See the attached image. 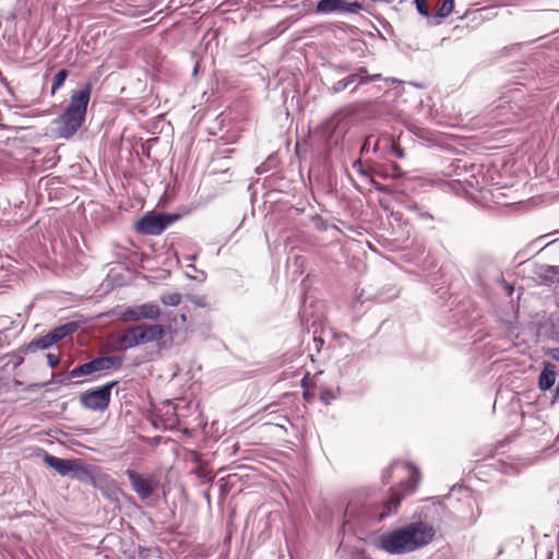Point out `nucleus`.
<instances>
[{"mask_svg": "<svg viewBox=\"0 0 559 559\" xmlns=\"http://www.w3.org/2000/svg\"><path fill=\"white\" fill-rule=\"evenodd\" d=\"M400 502L401 496L396 492H393L388 500L380 504L373 501L362 503L360 500H350L344 513L343 528L352 523L369 525L380 522L392 512H396Z\"/></svg>", "mask_w": 559, "mask_h": 559, "instance_id": "nucleus-1", "label": "nucleus"}, {"mask_svg": "<svg viewBox=\"0 0 559 559\" xmlns=\"http://www.w3.org/2000/svg\"><path fill=\"white\" fill-rule=\"evenodd\" d=\"M118 320L122 322H138L141 320H157L160 314V308L155 302H145L142 305L128 307L115 312Z\"/></svg>", "mask_w": 559, "mask_h": 559, "instance_id": "nucleus-7", "label": "nucleus"}, {"mask_svg": "<svg viewBox=\"0 0 559 559\" xmlns=\"http://www.w3.org/2000/svg\"><path fill=\"white\" fill-rule=\"evenodd\" d=\"M116 382H109L95 390L87 391L80 396L81 404L88 409L104 411L108 407L110 402L111 389Z\"/></svg>", "mask_w": 559, "mask_h": 559, "instance_id": "nucleus-8", "label": "nucleus"}, {"mask_svg": "<svg viewBox=\"0 0 559 559\" xmlns=\"http://www.w3.org/2000/svg\"><path fill=\"white\" fill-rule=\"evenodd\" d=\"M76 329H78L76 322H69V323H66L63 325H60V326L53 329L49 333L53 337L55 343H57L58 341H61L64 337L74 333L76 331Z\"/></svg>", "mask_w": 559, "mask_h": 559, "instance_id": "nucleus-15", "label": "nucleus"}, {"mask_svg": "<svg viewBox=\"0 0 559 559\" xmlns=\"http://www.w3.org/2000/svg\"><path fill=\"white\" fill-rule=\"evenodd\" d=\"M407 468H408V485H407L408 488L407 489L414 490V488L419 483L420 475H419V472L415 467L407 466Z\"/></svg>", "mask_w": 559, "mask_h": 559, "instance_id": "nucleus-20", "label": "nucleus"}, {"mask_svg": "<svg viewBox=\"0 0 559 559\" xmlns=\"http://www.w3.org/2000/svg\"><path fill=\"white\" fill-rule=\"evenodd\" d=\"M364 4L359 0H319L316 11L322 14L357 13L362 10Z\"/></svg>", "mask_w": 559, "mask_h": 559, "instance_id": "nucleus-11", "label": "nucleus"}, {"mask_svg": "<svg viewBox=\"0 0 559 559\" xmlns=\"http://www.w3.org/2000/svg\"><path fill=\"white\" fill-rule=\"evenodd\" d=\"M178 217L176 214L148 212L135 223L134 228L136 233L142 235H159Z\"/></svg>", "mask_w": 559, "mask_h": 559, "instance_id": "nucleus-5", "label": "nucleus"}, {"mask_svg": "<svg viewBox=\"0 0 559 559\" xmlns=\"http://www.w3.org/2000/svg\"><path fill=\"white\" fill-rule=\"evenodd\" d=\"M121 365V358L116 356L97 357L88 362L82 364L69 372V378H79L82 376H88L96 371L108 370L112 367H119Z\"/></svg>", "mask_w": 559, "mask_h": 559, "instance_id": "nucleus-10", "label": "nucleus"}, {"mask_svg": "<svg viewBox=\"0 0 559 559\" xmlns=\"http://www.w3.org/2000/svg\"><path fill=\"white\" fill-rule=\"evenodd\" d=\"M160 301L165 305V306H178L180 302H181V295L179 293H173V294H167V295H163L160 297Z\"/></svg>", "mask_w": 559, "mask_h": 559, "instance_id": "nucleus-19", "label": "nucleus"}, {"mask_svg": "<svg viewBox=\"0 0 559 559\" xmlns=\"http://www.w3.org/2000/svg\"><path fill=\"white\" fill-rule=\"evenodd\" d=\"M454 8V0H442V2L438 5L437 16L438 17H447L449 16Z\"/></svg>", "mask_w": 559, "mask_h": 559, "instance_id": "nucleus-18", "label": "nucleus"}, {"mask_svg": "<svg viewBox=\"0 0 559 559\" xmlns=\"http://www.w3.org/2000/svg\"><path fill=\"white\" fill-rule=\"evenodd\" d=\"M68 78V71L66 69H61L58 71L52 78L51 84V94H55L57 90H59Z\"/></svg>", "mask_w": 559, "mask_h": 559, "instance_id": "nucleus-17", "label": "nucleus"}, {"mask_svg": "<svg viewBox=\"0 0 559 559\" xmlns=\"http://www.w3.org/2000/svg\"><path fill=\"white\" fill-rule=\"evenodd\" d=\"M415 4H416V9L419 12V14H421L423 16H426V17L430 16L426 0H415Z\"/></svg>", "mask_w": 559, "mask_h": 559, "instance_id": "nucleus-21", "label": "nucleus"}, {"mask_svg": "<svg viewBox=\"0 0 559 559\" xmlns=\"http://www.w3.org/2000/svg\"><path fill=\"white\" fill-rule=\"evenodd\" d=\"M556 367L550 362H545L544 368L538 378V388L542 391L551 389L556 381Z\"/></svg>", "mask_w": 559, "mask_h": 559, "instance_id": "nucleus-13", "label": "nucleus"}, {"mask_svg": "<svg viewBox=\"0 0 559 559\" xmlns=\"http://www.w3.org/2000/svg\"><path fill=\"white\" fill-rule=\"evenodd\" d=\"M377 547L391 555L411 552L403 527L382 534L377 540Z\"/></svg>", "mask_w": 559, "mask_h": 559, "instance_id": "nucleus-9", "label": "nucleus"}, {"mask_svg": "<svg viewBox=\"0 0 559 559\" xmlns=\"http://www.w3.org/2000/svg\"><path fill=\"white\" fill-rule=\"evenodd\" d=\"M148 551H150V550H147V549H141V550H140V557H141V559H147Z\"/></svg>", "mask_w": 559, "mask_h": 559, "instance_id": "nucleus-30", "label": "nucleus"}, {"mask_svg": "<svg viewBox=\"0 0 559 559\" xmlns=\"http://www.w3.org/2000/svg\"><path fill=\"white\" fill-rule=\"evenodd\" d=\"M409 547L414 551L428 545L436 534L435 528L425 522H414L403 527Z\"/></svg>", "mask_w": 559, "mask_h": 559, "instance_id": "nucleus-6", "label": "nucleus"}, {"mask_svg": "<svg viewBox=\"0 0 559 559\" xmlns=\"http://www.w3.org/2000/svg\"><path fill=\"white\" fill-rule=\"evenodd\" d=\"M372 138H373L372 135H369L366 138V140L361 146V153L368 152Z\"/></svg>", "mask_w": 559, "mask_h": 559, "instance_id": "nucleus-28", "label": "nucleus"}, {"mask_svg": "<svg viewBox=\"0 0 559 559\" xmlns=\"http://www.w3.org/2000/svg\"><path fill=\"white\" fill-rule=\"evenodd\" d=\"M47 361H48V365L51 367V368H56L59 364V356L58 355H55L52 353H49L47 355Z\"/></svg>", "mask_w": 559, "mask_h": 559, "instance_id": "nucleus-25", "label": "nucleus"}, {"mask_svg": "<svg viewBox=\"0 0 559 559\" xmlns=\"http://www.w3.org/2000/svg\"><path fill=\"white\" fill-rule=\"evenodd\" d=\"M376 188H377L378 190H381V191H383V190H384L380 185H376Z\"/></svg>", "mask_w": 559, "mask_h": 559, "instance_id": "nucleus-34", "label": "nucleus"}, {"mask_svg": "<svg viewBox=\"0 0 559 559\" xmlns=\"http://www.w3.org/2000/svg\"><path fill=\"white\" fill-rule=\"evenodd\" d=\"M490 195L491 200H493L496 203H500L499 195H502L500 188L491 189Z\"/></svg>", "mask_w": 559, "mask_h": 559, "instance_id": "nucleus-27", "label": "nucleus"}, {"mask_svg": "<svg viewBox=\"0 0 559 559\" xmlns=\"http://www.w3.org/2000/svg\"><path fill=\"white\" fill-rule=\"evenodd\" d=\"M390 169H391L390 176H392L393 178H400L403 176V171L397 164H392Z\"/></svg>", "mask_w": 559, "mask_h": 559, "instance_id": "nucleus-24", "label": "nucleus"}, {"mask_svg": "<svg viewBox=\"0 0 559 559\" xmlns=\"http://www.w3.org/2000/svg\"><path fill=\"white\" fill-rule=\"evenodd\" d=\"M165 335V329L160 324H138L124 329L121 333L112 336L115 349L124 352L143 344L159 341Z\"/></svg>", "mask_w": 559, "mask_h": 559, "instance_id": "nucleus-3", "label": "nucleus"}, {"mask_svg": "<svg viewBox=\"0 0 559 559\" xmlns=\"http://www.w3.org/2000/svg\"><path fill=\"white\" fill-rule=\"evenodd\" d=\"M347 87H348L347 82L345 81V79H343V80L337 81V82H336V83H335V84L330 88V91H331L332 93H338V92L344 91V90H345V88H347Z\"/></svg>", "mask_w": 559, "mask_h": 559, "instance_id": "nucleus-23", "label": "nucleus"}, {"mask_svg": "<svg viewBox=\"0 0 559 559\" xmlns=\"http://www.w3.org/2000/svg\"><path fill=\"white\" fill-rule=\"evenodd\" d=\"M44 461L49 467L53 468L62 476H71L86 483L93 480L92 469L78 459L66 460L46 454Z\"/></svg>", "mask_w": 559, "mask_h": 559, "instance_id": "nucleus-4", "label": "nucleus"}, {"mask_svg": "<svg viewBox=\"0 0 559 559\" xmlns=\"http://www.w3.org/2000/svg\"><path fill=\"white\" fill-rule=\"evenodd\" d=\"M547 356L550 357L552 360L559 362V347L548 349Z\"/></svg>", "mask_w": 559, "mask_h": 559, "instance_id": "nucleus-26", "label": "nucleus"}, {"mask_svg": "<svg viewBox=\"0 0 559 559\" xmlns=\"http://www.w3.org/2000/svg\"><path fill=\"white\" fill-rule=\"evenodd\" d=\"M378 144H379V140L377 139L376 142H374V145H373V151L378 150Z\"/></svg>", "mask_w": 559, "mask_h": 559, "instance_id": "nucleus-33", "label": "nucleus"}, {"mask_svg": "<svg viewBox=\"0 0 559 559\" xmlns=\"http://www.w3.org/2000/svg\"><path fill=\"white\" fill-rule=\"evenodd\" d=\"M395 154L397 157H403V151L399 147L395 148Z\"/></svg>", "mask_w": 559, "mask_h": 559, "instance_id": "nucleus-31", "label": "nucleus"}, {"mask_svg": "<svg viewBox=\"0 0 559 559\" xmlns=\"http://www.w3.org/2000/svg\"><path fill=\"white\" fill-rule=\"evenodd\" d=\"M91 91V83H86L82 88L72 93L70 104L58 119L59 133L62 138L72 136L81 128L85 120Z\"/></svg>", "mask_w": 559, "mask_h": 559, "instance_id": "nucleus-2", "label": "nucleus"}, {"mask_svg": "<svg viewBox=\"0 0 559 559\" xmlns=\"http://www.w3.org/2000/svg\"><path fill=\"white\" fill-rule=\"evenodd\" d=\"M126 474L131 483L132 489L140 496V498L147 499L152 496L154 489L148 479L143 478L133 469H127Z\"/></svg>", "mask_w": 559, "mask_h": 559, "instance_id": "nucleus-12", "label": "nucleus"}, {"mask_svg": "<svg viewBox=\"0 0 559 559\" xmlns=\"http://www.w3.org/2000/svg\"><path fill=\"white\" fill-rule=\"evenodd\" d=\"M181 320H182V321H186V320H187L186 314H181Z\"/></svg>", "mask_w": 559, "mask_h": 559, "instance_id": "nucleus-35", "label": "nucleus"}, {"mask_svg": "<svg viewBox=\"0 0 559 559\" xmlns=\"http://www.w3.org/2000/svg\"><path fill=\"white\" fill-rule=\"evenodd\" d=\"M55 344L53 337L50 335V333L46 334L45 336L38 337L29 342L25 346V353H35L39 349H47L51 347Z\"/></svg>", "mask_w": 559, "mask_h": 559, "instance_id": "nucleus-14", "label": "nucleus"}, {"mask_svg": "<svg viewBox=\"0 0 559 559\" xmlns=\"http://www.w3.org/2000/svg\"><path fill=\"white\" fill-rule=\"evenodd\" d=\"M497 284L501 286L506 295L511 296L514 287L513 285L507 283L502 277L497 280Z\"/></svg>", "mask_w": 559, "mask_h": 559, "instance_id": "nucleus-22", "label": "nucleus"}, {"mask_svg": "<svg viewBox=\"0 0 559 559\" xmlns=\"http://www.w3.org/2000/svg\"><path fill=\"white\" fill-rule=\"evenodd\" d=\"M380 78H381L380 74L367 76V69L360 68L356 73H353V74L346 76L345 81L347 82V85L349 86L353 83H355L358 79H359V83H366V82H371V81H378V80H380Z\"/></svg>", "mask_w": 559, "mask_h": 559, "instance_id": "nucleus-16", "label": "nucleus"}, {"mask_svg": "<svg viewBox=\"0 0 559 559\" xmlns=\"http://www.w3.org/2000/svg\"><path fill=\"white\" fill-rule=\"evenodd\" d=\"M191 300L197 304L198 306H204L205 302H204V297H193L191 298Z\"/></svg>", "mask_w": 559, "mask_h": 559, "instance_id": "nucleus-29", "label": "nucleus"}, {"mask_svg": "<svg viewBox=\"0 0 559 559\" xmlns=\"http://www.w3.org/2000/svg\"><path fill=\"white\" fill-rule=\"evenodd\" d=\"M503 552V547L500 546L497 550V556H500Z\"/></svg>", "mask_w": 559, "mask_h": 559, "instance_id": "nucleus-32", "label": "nucleus"}]
</instances>
